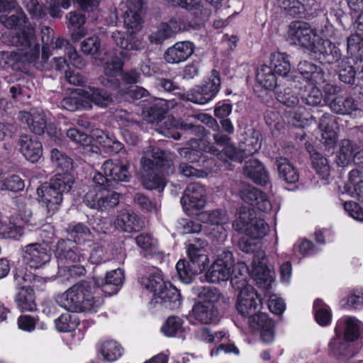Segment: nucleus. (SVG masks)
Instances as JSON below:
<instances>
[{
  "label": "nucleus",
  "mask_w": 363,
  "mask_h": 363,
  "mask_svg": "<svg viewBox=\"0 0 363 363\" xmlns=\"http://www.w3.org/2000/svg\"><path fill=\"white\" fill-rule=\"evenodd\" d=\"M152 301L156 303L164 304L166 308L171 310H174L181 304V296L175 287L170 283H167L153 295Z\"/></svg>",
  "instance_id": "24"
},
{
  "label": "nucleus",
  "mask_w": 363,
  "mask_h": 363,
  "mask_svg": "<svg viewBox=\"0 0 363 363\" xmlns=\"http://www.w3.org/2000/svg\"><path fill=\"white\" fill-rule=\"evenodd\" d=\"M113 224L117 229L125 233L138 231L143 225L135 213L129 210H122L118 214Z\"/></svg>",
  "instance_id": "29"
},
{
  "label": "nucleus",
  "mask_w": 363,
  "mask_h": 363,
  "mask_svg": "<svg viewBox=\"0 0 363 363\" xmlns=\"http://www.w3.org/2000/svg\"><path fill=\"white\" fill-rule=\"evenodd\" d=\"M243 173L255 183L264 186L269 181V175L264 165L257 160L252 158L246 162Z\"/></svg>",
  "instance_id": "31"
},
{
  "label": "nucleus",
  "mask_w": 363,
  "mask_h": 363,
  "mask_svg": "<svg viewBox=\"0 0 363 363\" xmlns=\"http://www.w3.org/2000/svg\"><path fill=\"white\" fill-rule=\"evenodd\" d=\"M248 273V267L244 262L234 264L233 254L229 251H224L220 254L211 268L206 274L208 281L219 283L231 280L232 286L235 288L240 281L237 279H245Z\"/></svg>",
  "instance_id": "5"
},
{
  "label": "nucleus",
  "mask_w": 363,
  "mask_h": 363,
  "mask_svg": "<svg viewBox=\"0 0 363 363\" xmlns=\"http://www.w3.org/2000/svg\"><path fill=\"white\" fill-rule=\"evenodd\" d=\"M83 89H77L75 93H72L69 96L64 98L60 104L61 106L69 111H75L83 108H91L89 102L85 100L82 96Z\"/></svg>",
  "instance_id": "44"
},
{
  "label": "nucleus",
  "mask_w": 363,
  "mask_h": 363,
  "mask_svg": "<svg viewBox=\"0 0 363 363\" xmlns=\"http://www.w3.org/2000/svg\"><path fill=\"white\" fill-rule=\"evenodd\" d=\"M23 235V230L12 223L0 224V236L3 238L19 239Z\"/></svg>",
  "instance_id": "60"
},
{
  "label": "nucleus",
  "mask_w": 363,
  "mask_h": 363,
  "mask_svg": "<svg viewBox=\"0 0 363 363\" xmlns=\"http://www.w3.org/2000/svg\"><path fill=\"white\" fill-rule=\"evenodd\" d=\"M94 188L84 196V202L90 208L104 211L116 206L119 203V194L108 190L107 179L101 173L93 177Z\"/></svg>",
  "instance_id": "8"
},
{
  "label": "nucleus",
  "mask_w": 363,
  "mask_h": 363,
  "mask_svg": "<svg viewBox=\"0 0 363 363\" xmlns=\"http://www.w3.org/2000/svg\"><path fill=\"white\" fill-rule=\"evenodd\" d=\"M311 159L313 167L316 173L323 179L328 180L330 176L331 167L328 159L318 152L313 154Z\"/></svg>",
  "instance_id": "53"
},
{
  "label": "nucleus",
  "mask_w": 363,
  "mask_h": 363,
  "mask_svg": "<svg viewBox=\"0 0 363 363\" xmlns=\"http://www.w3.org/2000/svg\"><path fill=\"white\" fill-rule=\"evenodd\" d=\"M18 145L19 151L25 158L34 163L40 158L43 154L41 143L35 136L23 134L20 135Z\"/></svg>",
  "instance_id": "23"
},
{
  "label": "nucleus",
  "mask_w": 363,
  "mask_h": 363,
  "mask_svg": "<svg viewBox=\"0 0 363 363\" xmlns=\"http://www.w3.org/2000/svg\"><path fill=\"white\" fill-rule=\"evenodd\" d=\"M50 158L52 163L62 169H68L72 167V160L57 149L52 150Z\"/></svg>",
  "instance_id": "64"
},
{
  "label": "nucleus",
  "mask_w": 363,
  "mask_h": 363,
  "mask_svg": "<svg viewBox=\"0 0 363 363\" xmlns=\"http://www.w3.org/2000/svg\"><path fill=\"white\" fill-rule=\"evenodd\" d=\"M298 74L303 79L308 83H315L321 85L325 82L321 68L308 61H301L298 65Z\"/></svg>",
  "instance_id": "38"
},
{
  "label": "nucleus",
  "mask_w": 363,
  "mask_h": 363,
  "mask_svg": "<svg viewBox=\"0 0 363 363\" xmlns=\"http://www.w3.org/2000/svg\"><path fill=\"white\" fill-rule=\"evenodd\" d=\"M69 240H59L56 245L55 256L60 267L65 269L68 265L79 263L85 259L84 256L78 252L77 249L70 247Z\"/></svg>",
  "instance_id": "21"
},
{
  "label": "nucleus",
  "mask_w": 363,
  "mask_h": 363,
  "mask_svg": "<svg viewBox=\"0 0 363 363\" xmlns=\"http://www.w3.org/2000/svg\"><path fill=\"white\" fill-rule=\"evenodd\" d=\"M271 65L279 76L286 77L291 70L289 57L284 52H274L271 55Z\"/></svg>",
  "instance_id": "51"
},
{
  "label": "nucleus",
  "mask_w": 363,
  "mask_h": 363,
  "mask_svg": "<svg viewBox=\"0 0 363 363\" xmlns=\"http://www.w3.org/2000/svg\"><path fill=\"white\" fill-rule=\"evenodd\" d=\"M70 237L74 240V242H80L83 241L90 240L91 232L89 229L82 223L70 224L67 230Z\"/></svg>",
  "instance_id": "59"
},
{
  "label": "nucleus",
  "mask_w": 363,
  "mask_h": 363,
  "mask_svg": "<svg viewBox=\"0 0 363 363\" xmlns=\"http://www.w3.org/2000/svg\"><path fill=\"white\" fill-rule=\"evenodd\" d=\"M219 73L213 70L210 77L202 86H198L187 93L186 99L194 104L203 105L211 101L220 89Z\"/></svg>",
  "instance_id": "16"
},
{
  "label": "nucleus",
  "mask_w": 363,
  "mask_h": 363,
  "mask_svg": "<svg viewBox=\"0 0 363 363\" xmlns=\"http://www.w3.org/2000/svg\"><path fill=\"white\" fill-rule=\"evenodd\" d=\"M24 63H32L26 60V55L24 53L18 52H0V68L6 69L11 67L13 69H21L20 65ZM36 64L37 62H33Z\"/></svg>",
  "instance_id": "43"
},
{
  "label": "nucleus",
  "mask_w": 363,
  "mask_h": 363,
  "mask_svg": "<svg viewBox=\"0 0 363 363\" xmlns=\"http://www.w3.org/2000/svg\"><path fill=\"white\" fill-rule=\"evenodd\" d=\"M123 63L120 58L115 57L104 64V74L101 79V84L105 86L116 87L119 82L118 77L121 76V71Z\"/></svg>",
  "instance_id": "36"
},
{
  "label": "nucleus",
  "mask_w": 363,
  "mask_h": 363,
  "mask_svg": "<svg viewBox=\"0 0 363 363\" xmlns=\"http://www.w3.org/2000/svg\"><path fill=\"white\" fill-rule=\"evenodd\" d=\"M206 203V191L199 183L189 184L181 198L183 210L189 216L197 215L204 208Z\"/></svg>",
  "instance_id": "15"
},
{
  "label": "nucleus",
  "mask_w": 363,
  "mask_h": 363,
  "mask_svg": "<svg viewBox=\"0 0 363 363\" xmlns=\"http://www.w3.org/2000/svg\"><path fill=\"white\" fill-rule=\"evenodd\" d=\"M21 257L27 267L40 269L50 262L51 249L45 242L30 243L21 248Z\"/></svg>",
  "instance_id": "13"
},
{
  "label": "nucleus",
  "mask_w": 363,
  "mask_h": 363,
  "mask_svg": "<svg viewBox=\"0 0 363 363\" xmlns=\"http://www.w3.org/2000/svg\"><path fill=\"white\" fill-rule=\"evenodd\" d=\"M305 89L299 94L301 99L307 105L316 106L320 104L323 99V94L320 91L321 85H316L315 83H308Z\"/></svg>",
  "instance_id": "45"
},
{
  "label": "nucleus",
  "mask_w": 363,
  "mask_h": 363,
  "mask_svg": "<svg viewBox=\"0 0 363 363\" xmlns=\"http://www.w3.org/2000/svg\"><path fill=\"white\" fill-rule=\"evenodd\" d=\"M140 284L145 289L155 295L159 291V289L164 286L167 283L164 281L160 274L157 272L149 277H142Z\"/></svg>",
  "instance_id": "58"
},
{
  "label": "nucleus",
  "mask_w": 363,
  "mask_h": 363,
  "mask_svg": "<svg viewBox=\"0 0 363 363\" xmlns=\"http://www.w3.org/2000/svg\"><path fill=\"white\" fill-rule=\"evenodd\" d=\"M313 308L315 320L319 325L325 326L330 323L332 318L330 309L322 300L316 299L314 301Z\"/></svg>",
  "instance_id": "55"
},
{
  "label": "nucleus",
  "mask_w": 363,
  "mask_h": 363,
  "mask_svg": "<svg viewBox=\"0 0 363 363\" xmlns=\"http://www.w3.org/2000/svg\"><path fill=\"white\" fill-rule=\"evenodd\" d=\"M194 52V45L189 41L178 42L168 48L164 58L168 63L177 64L186 60Z\"/></svg>",
  "instance_id": "28"
},
{
  "label": "nucleus",
  "mask_w": 363,
  "mask_h": 363,
  "mask_svg": "<svg viewBox=\"0 0 363 363\" xmlns=\"http://www.w3.org/2000/svg\"><path fill=\"white\" fill-rule=\"evenodd\" d=\"M104 177L107 179L106 187L109 186L108 179L118 182H127L130 177L128 167L125 164H121L118 160H107L102 167Z\"/></svg>",
  "instance_id": "25"
},
{
  "label": "nucleus",
  "mask_w": 363,
  "mask_h": 363,
  "mask_svg": "<svg viewBox=\"0 0 363 363\" xmlns=\"http://www.w3.org/2000/svg\"><path fill=\"white\" fill-rule=\"evenodd\" d=\"M127 4V10L123 17L124 24L128 30L134 33L141 28L142 3L138 0H128Z\"/></svg>",
  "instance_id": "30"
},
{
  "label": "nucleus",
  "mask_w": 363,
  "mask_h": 363,
  "mask_svg": "<svg viewBox=\"0 0 363 363\" xmlns=\"http://www.w3.org/2000/svg\"><path fill=\"white\" fill-rule=\"evenodd\" d=\"M82 96L85 100L100 107H107L112 101L111 94L104 89L88 86L82 90Z\"/></svg>",
  "instance_id": "40"
},
{
  "label": "nucleus",
  "mask_w": 363,
  "mask_h": 363,
  "mask_svg": "<svg viewBox=\"0 0 363 363\" xmlns=\"http://www.w3.org/2000/svg\"><path fill=\"white\" fill-rule=\"evenodd\" d=\"M363 324L354 317H343L339 320L335 327V334L341 335L342 328L344 329V338L347 341L354 342L357 340L362 331Z\"/></svg>",
  "instance_id": "27"
},
{
  "label": "nucleus",
  "mask_w": 363,
  "mask_h": 363,
  "mask_svg": "<svg viewBox=\"0 0 363 363\" xmlns=\"http://www.w3.org/2000/svg\"><path fill=\"white\" fill-rule=\"evenodd\" d=\"M252 273L257 284L268 287L273 281L274 273L267 267L265 256L259 259H253Z\"/></svg>",
  "instance_id": "39"
},
{
  "label": "nucleus",
  "mask_w": 363,
  "mask_h": 363,
  "mask_svg": "<svg viewBox=\"0 0 363 363\" xmlns=\"http://www.w3.org/2000/svg\"><path fill=\"white\" fill-rule=\"evenodd\" d=\"M123 272L116 269L108 272L104 279L94 277L90 281L78 282L55 296V301L62 308L74 313H96L104 303V293L117 294L123 284Z\"/></svg>",
  "instance_id": "1"
},
{
  "label": "nucleus",
  "mask_w": 363,
  "mask_h": 363,
  "mask_svg": "<svg viewBox=\"0 0 363 363\" xmlns=\"http://www.w3.org/2000/svg\"><path fill=\"white\" fill-rule=\"evenodd\" d=\"M279 177L287 184H296L299 180V174L294 165L286 159L279 157L277 160Z\"/></svg>",
  "instance_id": "42"
},
{
  "label": "nucleus",
  "mask_w": 363,
  "mask_h": 363,
  "mask_svg": "<svg viewBox=\"0 0 363 363\" xmlns=\"http://www.w3.org/2000/svg\"><path fill=\"white\" fill-rule=\"evenodd\" d=\"M286 40L291 44L312 52L319 40L317 30L308 23L295 21L287 28Z\"/></svg>",
  "instance_id": "12"
},
{
  "label": "nucleus",
  "mask_w": 363,
  "mask_h": 363,
  "mask_svg": "<svg viewBox=\"0 0 363 363\" xmlns=\"http://www.w3.org/2000/svg\"><path fill=\"white\" fill-rule=\"evenodd\" d=\"M73 183L72 174H57L49 183H45L38 188L39 202L45 206L48 213L53 214L58 209L62 201V194L69 191Z\"/></svg>",
  "instance_id": "6"
},
{
  "label": "nucleus",
  "mask_w": 363,
  "mask_h": 363,
  "mask_svg": "<svg viewBox=\"0 0 363 363\" xmlns=\"http://www.w3.org/2000/svg\"><path fill=\"white\" fill-rule=\"evenodd\" d=\"M24 188V182L18 175H12L10 177L0 182V190L19 191Z\"/></svg>",
  "instance_id": "62"
},
{
  "label": "nucleus",
  "mask_w": 363,
  "mask_h": 363,
  "mask_svg": "<svg viewBox=\"0 0 363 363\" xmlns=\"http://www.w3.org/2000/svg\"><path fill=\"white\" fill-rule=\"evenodd\" d=\"M335 335L336 336L330 341L328 345L330 352H332L335 356H350V341H347L345 338L342 339L341 335L339 334Z\"/></svg>",
  "instance_id": "57"
},
{
  "label": "nucleus",
  "mask_w": 363,
  "mask_h": 363,
  "mask_svg": "<svg viewBox=\"0 0 363 363\" xmlns=\"http://www.w3.org/2000/svg\"><path fill=\"white\" fill-rule=\"evenodd\" d=\"M330 108L337 114H351L358 109V104L350 96H344L342 94L331 101Z\"/></svg>",
  "instance_id": "41"
},
{
  "label": "nucleus",
  "mask_w": 363,
  "mask_h": 363,
  "mask_svg": "<svg viewBox=\"0 0 363 363\" xmlns=\"http://www.w3.org/2000/svg\"><path fill=\"white\" fill-rule=\"evenodd\" d=\"M157 125L160 133L174 140H179L181 137L180 133L177 132L178 129L190 131L195 135H203L205 132L203 125L177 120L172 116L162 117L158 121Z\"/></svg>",
  "instance_id": "14"
},
{
  "label": "nucleus",
  "mask_w": 363,
  "mask_h": 363,
  "mask_svg": "<svg viewBox=\"0 0 363 363\" xmlns=\"http://www.w3.org/2000/svg\"><path fill=\"white\" fill-rule=\"evenodd\" d=\"M42 33H43L42 40L44 43V45L42 48L41 58L43 62H46L51 55L60 54V51H62V52L64 54H65L66 51L67 50V47L71 45L69 43V42L67 41L66 40H65L64 38H58L56 39V40L55 42H53V43L52 42V48L53 50V52L49 53L48 52L49 48L47 46V45L49 43L50 39H49V36H48L47 39H45V35L47 34L48 35H50L52 36L53 30L51 28H50L49 27H45L42 29Z\"/></svg>",
  "instance_id": "35"
},
{
  "label": "nucleus",
  "mask_w": 363,
  "mask_h": 363,
  "mask_svg": "<svg viewBox=\"0 0 363 363\" xmlns=\"http://www.w3.org/2000/svg\"><path fill=\"white\" fill-rule=\"evenodd\" d=\"M184 320L175 315L169 317L161 328L162 333L169 337L181 335L184 331Z\"/></svg>",
  "instance_id": "52"
},
{
  "label": "nucleus",
  "mask_w": 363,
  "mask_h": 363,
  "mask_svg": "<svg viewBox=\"0 0 363 363\" xmlns=\"http://www.w3.org/2000/svg\"><path fill=\"white\" fill-rule=\"evenodd\" d=\"M240 196L242 201L256 207L262 212H269L272 205L267 195L250 185H243L240 191Z\"/></svg>",
  "instance_id": "20"
},
{
  "label": "nucleus",
  "mask_w": 363,
  "mask_h": 363,
  "mask_svg": "<svg viewBox=\"0 0 363 363\" xmlns=\"http://www.w3.org/2000/svg\"><path fill=\"white\" fill-rule=\"evenodd\" d=\"M340 79L346 84H352L354 81L355 71L352 66L345 60H342L338 65Z\"/></svg>",
  "instance_id": "63"
},
{
  "label": "nucleus",
  "mask_w": 363,
  "mask_h": 363,
  "mask_svg": "<svg viewBox=\"0 0 363 363\" xmlns=\"http://www.w3.org/2000/svg\"><path fill=\"white\" fill-rule=\"evenodd\" d=\"M239 248L246 253H254L253 259H259L265 256L264 251L261 250L262 244L259 240L252 239L246 236L239 241Z\"/></svg>",
  "instance_id": "50"
},
{
  "label": "nucleus",
  "mask_w": 363,
  "mask_h": 363,
  "mask_svg": "<svg viewBox=\"0 0 363 363\" xmlns=\"http://www.w3.org/2000/svg\"><path fill=\"white\" fill-rule=\"evenodd\" d=\"M233 228L243 232L246 236L255 240L262 239L269 232L268 224L261 218H257L253 208L241 207L238 218L233 223Z\"/></svg>",
  "instance_id": "11"
},
{
  "label": "nucleus",
  "mask_w": 363,
  "mask_h": 363,
  "mask_svg": "<svg viewBox=\"0 0 363 363\" xmlns=\"http://www.w3.org/2000/svg\"><path fill=\"white\" fill-rule=\"evenodd\" d=\"M79 322L76 315L69 313L62 314L55 320V325L60 332L69 333L74 330L78 325Z\"/></svg>",
  "instance_id": "56"
},
{
  "label": "nucleus",
  "mask_w": 363,
  "mask_h": 363,
  "mask_svg": "<svg viewBox=\"0 0 363 363\" xmlns=\"http://www.w3.org/2000/svg\"><path fill=\"white\" fill-rule=\"evenodd\" d=\"M312 53L315 54L320 60L328 64L339 62L341 60L340 50L333 45L330 40L319 38Z\"/></svg>",
  "instance_id": "26"
},
{
  "label": "nucleus",
  "mask_w": 363,
  "mask_h": 363,
  "mask_svg": "<svg viewBox=\"0 0 363 363\" xmlns=\"http://www.w3.org/2000/svg\"><path fill=\"white\" fill-rule=\"evenodd\" d=\"M99 352L105 360L111 362L122 356L123 349L118 342L111 340L101 343Z\"/></svg>",
  "instance_id": "46"
},
{
  "label": "nucleus",
  "mask_w": 363,
  "mask_h": 363,
  "mask_svg": "<svg viewBox=\"0 0 363 363\" xmlns=\"http://www.w3.org/2000/svg\"><path fill=\"white\" fill-rule=\"evenodd\" d=\"M112 38L122 50L121 54L125 55V50H139L145 47L143 40L138 36L132 34L128 35L116 30L112 33Z\"/></svg>",
  "instance_id": "32"
},
{
  "label": "nucleus",
  "mask_w": 363,
  "mask_h": 363,
  "mask_svg": "<svg viewBox=\"0 0 363 363\" xmlns=\"http://www.w3.org/2000/svg\"><path fill=\"white\" fill-rule=\"evenodd\" d=\"M213 138L216 143L222 148L221 150L204 139H191L187 143L188 147L178 150L179 154L181 157L192 163L199 162L202 159L204 163L206 160L203 152H209L223 161L231 159L241 162L247 154H253L261 147V144L257 139L255 144L252 142V147H248L245 151H240L228 145L230 138L225 134L216 133L213 135Z\"/></svg>",
  "instance_id": "2"
},
{
  "label": "nucleus",
  "mask_w": 363,
  "mask_h": 363,
  "mask_svg": "<svg viewBox=\"0 0 363 363\" xmlns=\"http://www.w3.org/2000/svg\"><path fill=\"white\" fill-rule=\"evenodd\" d=\"M279 6L292 16H299L316 9L315 0H279Z\"/></svg>",
  "instance_id": "33"
},
{
  "label": "nucleus",
  "mask_w": 363,
  "mask_h": 363,
  "mask_svg": "<svg viewBox=\"0 0 363 363\" xmlns=\"http://www.w3.org/2000/svg\"><path fill=\"white\" fill-rule=\"evenodd\" d=\"M291 87L286 88L283 91H277L278 101L289 108H294L298 103V96H296L292 89H299L301 91V87L298 86L294 81L290 84Z\"/></svg>",
  "instance_id": "54"
},
{
  "label": "nucleus",
  "mask_w": 363,
  "mask_h": 363,
  "mask_svg": "<svg viewBox=\"0 0 363 363\" xmlns=\"http://www.w3.org/2000/svg\"><path fill=\"white\" fill-rule=\"evenodd\" d=\"M15 12L11 15L0 16V23L8 29L21 27L27 22V17L21 7L18 6Z\"/></svg>",
  "instance_id": "49"
},
{
  "label": "nucleus",
  "mask_w": 363,
  "mask_h": 363,
  "mask_svg": "<svg viewBox=\"0 0 363 363\" xmlns=\"http://www.w3.org/2000/svg\"><path fill=\"white\" fill-rule=\"evenodd\" d=\"M334 125V117L330 113H324L319 121V129L322 135L321 140L329 148L335 145L337 139Z\"/></svg>",
  "instance_id": "37"
},
{
  "label": "nucleus",
  "mask_w": 363,
  "mask_h": 363,
  "mask_svg": "<svg viewBox=\"0 0 363 363\" xmlns=\"http://www.w3.org/2000/svg\"><path fill=\"white\" fill-rule=\"evenodd\" d=\"M257 82L266 89H274L277 86V79L272 68L267 65H262L257 72Z\"/></svg>",
  "instance_id": "47"
},
{
  "label": "nucleus",
  "mask_w": 363,
  "mask_h": 363,
  "mask_svg": "<svg viewBox=\"0 0 363 363\" xmlns=\"http://www.w3.org/2000/svg\"><path fill=\"white\" fill-rule=\"evenodd\" d=\"M239 291L236 308L238 312L249 318L250 325L259 330L262 342L269 344L274 340V323L264 313H259L262 308L261 299L257 291L245 279L235 287Z\"/></svg>",
  "instance_id": "3"
},
{
  "label": "nucleus",
  "mask_w": 363,
  "mask_h": 363,
  "mask_svg": "<svg viewBox=\"0 0 363 363\" xmlns=\"http://www.w3.org/2000/svg\"><path fill=\"white\" fill-rule=\"evenodd\" d=\"M134 203L141 209L148 212L157 213L159 209L157 203L141 193L135 194Z\"/></svg>",
  "instance_id": "61"
},
{
  "label": "nucleus",
  "mask_w": 363,
  "mask_h": 363,
  "mask_svg": "<svg viewBox=\"0 0 363 363\" xmlns=\"http://www.w3.org/2000/svg\"><path fill=\"white\" fill-rule=\"evenodd\" d=\"M200 297L203 296L204 301L195 303L191 310V317L197 322L208 325L216 324L218 321V311L214 303L220 297V294L216 289L200 287L198 288Z\"/></svg>",
  "instance_id": "10"
},
{
  "label": "nucleus",
  "mask_w": 363,
  "mask_h": 363,
  "mask_svg": "<svg viewBox=\"0 0 363 363\" xmlns=\"http://www.w3.org/2000/svg\"><path fill=\"white\" fill-rule=\"evenodd\" d=\"M177 30L178 26L176 22L171 21L169 23H162L157 30L152 33L149 38L151 43L159 44L172 37Z\"/></svg>",
  "instance_id": "48"
},
{
  "label": "nucleus",
  "mask_w": 363,
  "mask_h": 363,
  "mask_svg": "<svg viewBox=\"0 0 363 363\" xmlns=\"http://www.w3.org/2000/svg\"><path fill=\"white\" fill-rule=\"evenodd\" d=\"M199 220L210 228V233L215 238H225L230 218L225 211H204L199 214Z\"/></svg>",
  "instance_id": "17"
},
{
  "label": "nucleus",
  "mask_w": 363,
  "mask_h": 363,
  "mask_svg": "<svg viewBox=\"0 0 363 363\" xmlns=\"http://www.w3.org/2000/svg\"><path fill=\"white\" fill-rule=\"evenodd\" d=\"M30 274H23L22 272H16L14 280L21 288L16 296V303L21 312L33 311L36 308L35 294L33 289L23 286V283L27 281Z\"/></svg>",
  "instance_id": "18"
},
{
  "label": "nucleus",
  "mask_w": 363,
  "mask_h": 363,
  "mask_svg": "<svg viewBox=\"0 0 363 363\" xmlns=\"http://www.w3.org/2000/svg\"><path fill=\"white\" fill-rule=\"evenodd\" d=\"M2 43L8 45H15L21 48L18 52L24 53L26 60L37 62L40 57V44L37 41L34 28L25 26L21 34L13 36L11 31L4 33L1 36Z\"/></svg>",
  "instance_id": "9"
},
{
  "label": "nucleus",
  "mask_w": 363,
  "mask_h": 363,
  "mask_svg": "<svg viewBox=\"0 0 363 363\" xmlns=\"http://www.w3.org/2000/svg\"><path fill=\"white\" fill-rule=\"evenodd\" d=\"M18 118L22 123L27 124L35 134L41 135L46 129L49 135H56V130L53 131L51 126L47 125V117L43 111L33 110V113L20 111Z\"/></svg>",
  "instance_id": "19"
},
{
  "label": "nucleus",
  "mask_w": 363,
  "mask_h": 363,
  "mask_svg": "<svg viewBox=\"0 0 363 363\" xmlns=\"http://www.w3.org/2000/svg\"><path fill=\"white\" fill-rule=\"evenodd\" d=\"M143 170L142 181L145 188L162 191L166 185L165 174H172L174 167L164 152L157 147H149L140 160Z\"/></svg>",
  "instance_id": "4"
},
{
  "label": "nucleus",
  "mask_w": 363,
  "mask_h": 363,
  "mask_svg": "<svg viewBox=\"0 0 363 363\" xmlns=\"http://www.w3.org/2000/svg\"><path fill=\"white\" fill-rule=\"evenodd\" d=\"M357 145L350 140H342L340 144V150L337 155L336 163L338 166L348 165L353 159L356 164L363 163V150H359Z\"/></svg>",
  "instance_id": "22"
},
{
  "label": "nucleus",
  "mask_w": 363,
  "mask_h": 363,
  "mask_svg": "<svg viewBox=\"0 0 363 363\" xmlns=\"http://www.w3.org/2000/svg\"><path fill=\"white\" fill-rule=\"evenodd\" d=\"M207 242L196 238L187 247V254L190 262L180 259L176 264V269L179 279L184 283L191 282L194 275L201 273L208 263L206 255Z\"/></svg>",
  "instance_id": "7"
},
{
  "label": "nucleus",
  "mask_w": 363,
  "mask_h": 363,
  "mask_svg": "<svg viewBox=\"0 0 363 363\" xmlns=\"http://www.w3.org/2000/svg\"><path fill=\"white\" fill-rule=\"evenodd\" d=\"M173 6H179L191 11L196 18L207 17L211 13L207 0H167Z\"/></svg>",
  "instance_id": "34"
}]
</instances>
